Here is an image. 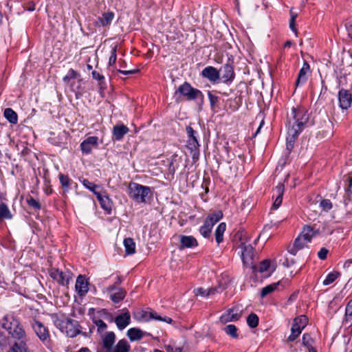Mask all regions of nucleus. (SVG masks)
Masks as SVG:
<instances>
[{
    "instance_id": "f257e3e1",
    "label": "nucleus",
    "mask_w": 352,
    "mask_h": 352,
    "mask_svg": "<svg viewBox=\"0 0 352 352\" xmlns=\"http://www.w3.org/2000/svg\"><path fill=\"white\" fill-rule=\"evenodd\" d=\"M309 115L305 108L293 107L290 113H287L286 146L287 149L292 151L296 140L300 133L307 126Z\"/></svg>"
},
{
    "instance_id": "f03ea898",
    "label": "nucleus",
    "mask_w": 352,
    "mask_h": 352,
    "mask_svg": "<svg viewBox=\"0 0 352 352\" xmlns=\"http://www.w3.org/2000/svg\"><path fill=\"white\" fill-rule=\"evenodd\" d=\"M30 324L42 344L49 351H53L55 348V342L52 338L48 327L36 319H33Z\"/></svg>"
},
{
    "instance_id": "7ed1b4c3",
    "label": "nucleus",
    "mask_w": 352,
    "mask_h": 352,
    "mask_svg": "<svg viewBox=\"0 0 352 352\" xmlns=\"http://www.w3.org/2000/svg\"><path fill=\"white\" fill-rule=\"evenodd\" d=\"M128 194L137 203L146 204L147 199L153 195L151 188L135 182H131L128 186Z\"/></svg>"
},
{
    "instance_id": "20e7f679",
    "label": "nucleus",
    "mask_w": 352,
    "mask_h": 352,
    "mask_svg": "<svg viewBox=\"0 0 352 352\" xmlns=\"http://www.w3.org/2000/svg\"><path fill=\"white\" fill-rule=\"evenodd\" d=\"M56 325L70 338H74L80 333L78 321L71 318L57 320Z\"/></svg>"
},
{
    "instance_id": "39448f33",
    "label": "nucleus",
    "mask_w": 352,
    "mask_h": 352,
    "mask_svg": "<svg viewBox=\"0 0 352 352\" xmlns=\"http://www.w3.org/2000/svg\"><path fill=\"white\" fill-rule=\"evenodd\" d=\"M177 93L186 97L188 100H195L199 98L201 100L204 99L203 93L200 90L192 87L188 82H184L178 87L175 94Z\"/></svg>"
},
{
    "instance_id": "423d86ee",
    "label": "nucleus",
    "mask_w": 352,
    "mask_h": 352,
    "mask_svg": "<svg viewBox=\"0 0 352 352\" xmlns=\"http://www.w3.org/2000/svg\"><path fill=\"white\" fill-rule=\"evenodd\" d=\"M50 276L61 285H67L72 278V274L69 270L62 271L58 268H52L50 270Z\"/></svg>"
},
{
    "instance_id": "0eeeda50",
    "label": "nucleus",
    "mask_w": 352,
    "mask_h": 352,
    "mask_svg": "<svg viewBox=\"0 0 352 352\" xmlns=\"http://www.w3.org/2000/svg\"><path fill=\"white\" fill-rule=\"evenodd\" d=\"M242 316V311L238 307L229 308L220 316L219 321L222 324L239 320Z\"/></svg>"
},
{
    "instance_id": "6e6552de",
    "label": "nucleus",
    "mask_w": 352,
    "mask_h": 352,
    "mask_svg": "<svg viewBox=\"0 0 352 352\" xmlns=\"http://www.w3.org/2000/svg\"><path fill=\"white\" fill-rule=\"evenodd\" d=\"M219 71L220 72V80L226 85H230L235 78L233 66L230 63H226Z\"/></svg>"
},
{
    "instance_id": "1a4fd4ad",
    "label": "nucleus",
    "mask_w": 352,
    "mask_h": 352,
    "mask_svg": "<svg viewBox=\"0 0 352 352\" xmlns=\"http://www.w3.org/2000/svg\"><path fill=\"white\" fill-rule=\"evenodd\" d=\"M203 78L208 79L211 83L217 84L220 81V72L212 66L206 67L201 72Z\"/></svg>"
},
{
    "instance_id": "9d476101",
    "label": "nucleus",
    "mask_w": 352,
    "mask_h": 352,
    "mask_svg": "<svg viewBox=\"0 0 352 352\" xmlns=\"http://www.w3.org/2000/svg\"><path fill=\"white\" fill-rule=\"evenodd\" d=\"M98 145V138L96 136H89L80 143V149L82 153L90 154L94 148Z\"/></svg>"
},
{
    "instance_id": "9b49d317",
    "label": "nucleus",
    "mask_w": 352,
    "mask_h": 352,
    "mask_svg": "<svg viewBox=\"0 0 352 352\" xmlns=\"http://www.w3.org/2000/svg\"><path fill=\"white\" fill-rule=\"evenodd\" d=\"M123 313L115 318V322L120 330L125 329L131 322V315L127 309H122Z\"/></svg>"
},
{
    "instance_id": "f8f14e48",
    "label": "nucleus",
    "mask_w": 352,
    "mask_h": 352,
    "mask_svg": "<svg viewBox=\"0 0 352 352\" xmlns=\"http://www.w3.org/2000/svg\"><path fill=\"white\" fill-rule=\"evenodd\" d=\"M340 107L342 109H347L351 107L352 102V96L349 91L341 89L338 93Z\"/></svg>"
},
{
    "instance_id": "ddd939ff",
    "label": "nucleus",
    "mask_w": 352,
    "mask_h": 352,
    "mask_svg": "<svg viewBox=\"0 0 352 352\" xmlns=\"http://www.w3.org/2000/svg\"><path fill=\"white\" fill-rule=\"evenodd\" d=\"M89 283L82 275L77 277L75 288L80 296H84L89 291Z\"/></svg>"
},
{
    "instance_id": "4468645a",
    "label": "nucleus",
    "mask_w": 352,
    "mask_h": 352,
    "mask_svg": "<svg viewBox=\"0 0 352 352\" xmlns=\"http://www.w3.org/2000/svg\"><path fill=\"white\" fill-rule=\"evenodd\" d=\"M311 73L310 65L307 61H304L302 67L300 69L297 79L296 80V86H299L305 83L307 80V75Z\"/></svg>"
},
{
    "instance_id": "2eb2a0df",
    "label": "nucleus",
    "mask_w": 352,
    "mask_h": 352,
    "mask_svg": "<svg viewBox=\"0 0 352 352\" xmlns=\"http://www.w3.org/2000/svg\"><path fill=\"white\" fill-rule=\"evenodd\" d=\"M116 341V335L113 331L107 332L102 336V344L103 349H106V352H110L113 349Z\"/></svg>"
},
{
    "instance_id": "dca6fc26",
    "label": "nucleus",
    "mask_w": 352,
    "mask_h": 352,
    "mask_svg": "<svg viewBox=\"0 0 352 352\" xmlns=\"http://www.w3.org/2000/svg\"><path fill=\"white\" fill-rule=\"evenodd\" d=\"M241 249V256L244 263H248L253 259V248L251 245H246L245 242H241L239 245Z\"/></svg>"
},
{
    "instance_id": "f3484780",
    "label": "nucleus",
    "mask_w": 352,
    "mask_h": 352,
    "mask_svg": "<svg viewBox=\"0 0 352 352\" xmlns=\"http://www.w3.org/2000/svg\"><path fill=\"white\" fill-rule=\"evenodd\" d=\"M179 238L180 249L191 248L198 245L197 239L192 236L181 235Z\"/></svg>"
},
{
    "instance_id": "a211bd4d",
    "label": "nucleus",
    "mask_w": 352,
    "mask_h": 352,
    "mask_svg": "<svg viewBox=\"0 0 352 352\" xmlns=\"http://www.w3.org/2000/svg\"><path fill=\"white\" fill-rule=\"evenodd\" d=\"M19 322L13 315L8 314L2 319L1 327L9 332L18 325Z\"/></svg>"
},
{
    "instance_id": "6ab92c4d",
    "label": "nucleus",
    "mask_w": 352,
    "mask_h": 352,
    "mask_svg": "<svg viewBox=\"0 0 352 352\" xmlns=\"http://www.w3.org/2000/svg\"><path fill=\"white\" fill-rule=\"evenodd\" d=\"M274 190L276 194V197L272 204V209L276 210L280 207L283 201V195L285 191L284 185L283 184H278Z\"/></svg>"
},
{
    "instance_id": "aec40b11",
    "label": "nucleus",
    "mask_w": 352,
    "mask_h": 352,
    "mask_svg": "<svg viewBox=\"0 0 352 352\" xmlns=\"http://www.w3.org/2000/svg\"><path fill=\"white\" fill-rule=\"evenodd\" d=\"M186 147L189 151L190 154L192 156V162L196 163L199 158V143L197 142V144H196V142H186Z\"/></svg>"
},
{
    "instance_id": "412c9836",
    "label": "nucleus",
    "mask_w": 352,
    "mask_h": 352,
    "mask_svg": "<svg viewBox=\"0 0 352 352\" xmlns=\"http://www.w3.org/2000/svg\"><path fill=\"white\" fill-rule=\"evenodd\" d=\"M318 233V231L314 230L311 226H305L298 236L301 237L303 240H305V242L309 243L312 238Z\"/></svg>"
},
{
    "instance_id": "4be33fe9",
    "label": "nucleus",
    "mask_w": 352,
    "mask_h": 352,
    "mask_svg": "<svg viewBox=\"0 0 352 352\" xmlns=\"http://www.w3.org/2000/svg\"><path fill=\"white\" fill-rule=\"evenodd\" d=\"M129 131V128L123 124L116 125L113 128V138L117 141L121 140Z\"/></svg>"
},
{
    "instance_id": "5701e85b",
    "label": "nucleus",
    "mask_w": 352,
    "mask_h": 352,
    "mask_svg": "<svg viewBox=\"0 0 352 352\" xmlns=\"http://www.w3.org/2000/svg\"><path fill=\"white\" fill-rule=\"evenodd\" d=\"M15 339L20 340H27L26 333L20 322H18V325L14 327L10 331L8 332Z\"/></svg>"
},
{
    "instance_id": "b1692460",
    "label": "nucleus",
    "mask_w": 352,
    "mask_h": 352,
    "mask_svg": "<svg viewBox=\"0 0 352 352\" xmlns=\"http://www.w3.org/2000/svg\"><path fill=\"white\" fill-rule=\"evenodd\" d=\"M3 199V195L0 194V201ZM13 215L12 214L8 205L5 202L0 203V222L4 219H12Z\"/></svg>"
},
{
    "instance_id": "393cba45",
    "label": "nucleus",
    "mask_w": 352,
    "mask_h": 352,
    "mask_svg": "<svg viewBox=\"0 0 352 352\" xmlns=\"http://www.w3.org/2000/svg\"><path fill=\"white\" fill-rule=\"evenodd\" d=\"M98 200L101 207L110 214L112 209V201L107 195H102L100 193H96Z\"/></svg>"
},
{
    "instance_id": "a878e982",
    "label": "nucleus",
    "mask_w": 352,
    "mask_h": 352,
    "mask_svg": "<svg viewBox=\"0 0 352 352\" xmlns=\"http://www.w3.org/2000/svg\"><path fill=\"white\" fill-rule=\"evenodd\" d=\"M113 18L114 13L113 12H104L101 16L98 18L96 23L103 27L108 26L111 23Z\"/></svg>"
},
{
    "instance_id": "bb28decb",
    "label": "nucleus",
    "mask_w": 352,
    "mask_h": 352,
    "mask_svg": "<svg viewBox=\"0 0 352 352\" xmlns=\"http://www.w3.org/2000/svg\"><path fill=\"white\" fill-rule=\"evenodd\" d=\"M279 286H283V281H278L277 283H274L270 285H267V286L264 287L261 292V296L262 298H264L267 295L272 293L273 292L276 290L279 289Z\"/></svg>"
},
{
    "instance_id": "cd10ccee",
    "label": "nucleus",
    "mask_w": 352,
    "mask_h": 352,
    "mask_svg": "<svg viewBox=\"0 0 352 352\" xmlns=\"http://www.w3.org/2000/svg\"><path fill=\"white\" fill-rule=\"evenodd\" d=\"M223 217V213L221 210L216 211L209 214L204 222L208 223L210 226L213 228L214 225L219 221Z\"/></svg>"
},
{
    "instance_id": "c85d7f7f",
    "label": "nucleus",
    "mask_w": 352,
    "mask_h": 352,
    "mask_svg": "<svg viewBox=\"0 0 352 352\" xmlns=\"http://www.w3.org/2000/svg\"><path fill=\"white\" fill-rule=\"evenodd\" d=\"M308 323V318L305 315H301L294 319L292 327L302 331Z\"/></svg>"
},
{
    "instance_id": "c756f323",
    "label": "nucleus",
    "mask_w": 352,
    "mask_h": 352,
    "mask_svg": "<svg viewBox=\"0 0 352 352\" xmlns=\"http://www.w3.org/2000/svg\"><path fill=\"white\" fill-rule=\"evenodd\" d=\"M308 243V242H305V240H303L301 237L298 236L294 242L293 247L289 250V253L296 255L297 252L305 247V245Z\"/></svg>"
},
{
    "instance_id": "7c9ffc66",
    "label": "nucleus",
    "mask_w": 352,
    "mask_h": 352,
    "mask_svg": "<svg viewBox=\"0 0 352 352\" xmlns=\"http://www.w3.org/2000/svg\"><path fill=\"white\" fill-rule=\"evenodd\" d=\"M126 334L132 342L141 340L144 336L143 331L141 329L135 327L129 329Z\"/></svg>"
},
{
    "instance_id": "2f4dec72",
    "label": "nucleus",
    "mask_w": 352,
    "mask_h": 352,
    "mask_svg": "<svg viewBox=\"0 0 352 352\" xmlns=\"http://www.w3.org/2000/svg\"><path fill=\"white\" fill-rule=\"evenodd\" d=\"M8 352H28L27 340L15 342Z\"/></svg>"
},
{
    "instance_id": "473e14b6",
    "label": "nucleus",
    "mask_w": 352,
    "mask_h": 352,
    "mask_svg": "<svg viewBox=\"0 0 352 352\" xmlns=\"http://www.w3.org/2000/svg\"><path fill=\"white\" fill-rule=\"evenodd\" d=\"M126 294V291L119 287L116 289V292L110 294V298L114 303H118L124 298Z\"/></svg>"
},
{
    "instance_id": "72a5a7b5",
    "label": "nucleus",
    "mask_w": 352,
    "mask_h": 352,
    "mask_svg": "<svg viewBox=\"0 0 352 352\" xmlns=\"http://www.w3.org/2000/svg\"><path fill=\"white\" fill-rule=\"evenodd\" d=\"M3 116L6 120L12 124H16L18 122V115L11 108H6L4 110Z\"/></svg>"
},
{
    "instance_id": "f704fd0d",
    "label": "nucleus",
    "mask_w": 352,
    "mask_h": 352,
    "mask_svg": "<svg viewBox=\"0 0 352 352\" xmlns=\"http://www.w3.org/2000/svg\"><path fill=\"white\" fill-rule=\"evenodd\" d=\"M123 243L126 254L131 255L135 252V243L132 238L124 239Z\"/></svg>"
},
{
    "instance_id": "c9c22d12",
    "label": "nucleus",
    "mask_w": 352,
    "mask_h": 352,
    "mask_svg": "<svg viewBox=\"0 0 352 352\" xmlns=\"http://www.w3.org/2000/svg\"><path fill=\"white\" fill-rule=\"evenodd\" d=\"M226 229V223H221L219 224L217 228L215 230V240L216 242L219 244L223 241V234Z\"/></svg>"
},
{
    "instance_id": "e433bc0d",
    "label": "nucleus",
    "mask_w": 352,
    "mask_h": 352,
    "mask_svg": "<svg viewBox=\"0 0 352 352\" xmlns=\"http://www.w3.org/2000/svg\"><path fill=\"white\" fill-rule=\"evenodd\" d=\"M186 131L187 134V141L186 142H196L197 144L198 141V132L192 129L190 126H187L186 128Z\"/></svg>"
},
{
    "instance_id": "4c0bfd02",
    "label": "nucleus",
    "mask_w": 352,
    "mask_h": 352,
    "mask_svg": "<svg viewBox=\"0 0 352 352\" xmlns=\"http://www.w3.org/2000/svg\"><path fill=\"white\" fill-rule=\"evenodd\" d=\"M58 178L64 191H68L72 182V179L69 177L68 175H64L63 173H60L58 175Z\"/></svg>"
},
{
    "instance_id": "58836bf2",
    "label": "nucleus",
    "mask_w": 352,
    "mask_h": 352,
    "mask_svg": "<svg viewBox=\"0 0 352 352\" xmlns=\"http://www.w3.org/2000/svg\"><path fill=\"white\" fill-rule=\"evenodd\" d=\"M223 331L228 336H230L232 338L236 339L239 338V334L237 333L238 329L234 324H228L223 329Z\"/></svg>"
},
{
    "instance_id": "ea45409f",
    "label": "nucleus",
    "mask_w": 352,
    "mask_h": 352,
    "mask_svg": "<svg viewBox=\"0 0 352 352\" xmlns=\"http://www.w3.org/2000/svg\"><path fill=\"white\" fill-rule=\"evenodd\" d=\"M150 320H155L159 321L165 322L168 324H171L173 322L172 318L168 316L162 317L161 316L158 315L157 313L152 309H150Z\"/></svg>"
},
{
    "instance_id": "a19ab883",
    "label": "nucleus",
    "mask_w": 352,
    "mask_h": 352,
    "mask_svg": "<svg viewBox=\"0 0 352 352\" xmlns=\"http://www.w3.org/2000/svg\"><path fill=\"white\" fill-rule=\"evenodd\" d=\"M195 294L197 296H201L204 297H207L211 294H214L217 292V289L215 288H210V289H204L203 287H198L195 290Z\"/></svg>"
},
{
    "instance_id": "79ce46f5",
    "label": "nucleus",
    "mask_w": 352,
    "mask_h": 352,
    "mask_svg": "<svg viewBox=\"0 0 352 352\" xmlns=\"http://www.w3.org/2000/svg\"><path fill=\"white\" fill-rule=\"evenodd\" d=\"M258 317L256 314L252 313L247 318V323L250 328H255L258 324Z\"/></svg>"
},
{
    "instance_id": "37998d69",
    "label": "nucleus",
    "mask_w": 352,
    "mask_h": 352,
    "mask_svg": "<svg viewBox=\"0 0 352 352\" xmlns=\"http://www.w3.org/2000/svg\"><path fill=\"white\" fill-rule=\"evenodd\" d=\"M212 228L210 225L204 222V225L200 227L199 232L204 238H209L212 232Z\"/></svg>"
},
{
    "instance_id": "c03bdc74",
    "label": "nucleus",
    "mask_w": 352,
    "mask_h": 352,
    "mask_svg": "<svg viewBox=\"0 0 352 352\" xmlns=\"http://www.w3.org/2000/svg\"><path fill=\"white\" fill-rule=\"evenodd\" d=\"M26 201L28 205L35 210H40L41 209V204L40 202L35 199H34L32 196H28L26 198Z\"/></svg>"
},
{
    "instance_id": "a18cd8bd",
    "label": "nucleus",
    "mask_w": 352,
    "mask_h": 352,
    "mask_svg": "<svg viewBox=\"0 0 352 352\" xmlns=\"http://www.w3.org/2000/svg\"><path fill=\"white\" fill-rule=\"evenodd\" d=\"M79 76L80 74L76 70L70 69L68 71L67 74L63 77V80L65 83H69L72 79H75Z\"/></svg>"
},
{
    "instance_id": "49530a36",
    "label": "nucleus",
    "mask_w": 352,
    "mask_h": 352,
    "mask_svg": "<svg viewBox=\"0 0 352 352\" xmlns=\"http://www.w3.org/2000/svg\"><path fill=\"white\" fill-rule=\"evenodd\" d=\"M340 276V273L335 272L329 273L325 279L323 280L324 285H328L333 283L336 278Z\"/></svg>"
},
{
    "instance_id": "de8ad7c7",
    "label": "nucleus",
    "mask_w": 352,
    "mask_h": 352,
    "mask_svg": "<svg viewBox=\"0 0 352 352\" xmlns=\"http://www.w3.org/2000/svg\"><path fill=\"white\" fill-rule=\"evenodd\" d=\"M290 20H289V28L290 29L297 34V29L296 28V19L298 16L297 13L293 12V8L290 10Z\"/></svg>"
},
{
    "instance_id": "09e8293b",
    "label": "nucleus",
    "mask_w": 352,
    "mask_h": 352,
    "mask_svg": "<svg viewBox=\"0 0 352 352\" xmlns=\"http://www.w3.org/2000/svg\"><path fill=\"white\" fill-rule=\"evenodd\" d=\"M81 182L86 188H87L89 190H91V192H93L95 195H96V193H97L96 192V188H98V185L94 184L93 182H89L87 179H83L82 180H81Z\"/></svg>"
},
{
    "instance_id": "8fccbe9b",
    "label": "nucleus",
    "mask_w": 352,
    "mask_h": 352,
    "mask_svg": "<svg viewBox=\"0 0 352 352\" xmlns=\"http://www.w3.org/2000/svg\"><path fill=\"white\" fill-rule=\"evenodd\" d=\"M313 340L311 336L308 333H305L302 338V344L306 346L308 349L312 347Z\"/></svg>"
},
{
    "instance_id": "3c124183",
    "label": "nucleus",
    "mask_w": 352,
    "mask_h": 352,
    "mask_svg": "<svg viewBox=\"0 0 352 352\" xmlns=\"http://www.w3.org/2000/svg\"><path fill=\"white\" fill-rule=\"evenodd\" d=\"M150 310L149 311H145V310H141L138 313V319L139 320H144L145 322L150 321Z\"/></svg>"
},
{
    "instance_id": "603ef678",
    "label": "nucleus",
    "mask_w": 352,
    "mask_h": 352,
    "mask_svg": "<svg viewBox=\"0 0 352 352\" xmlns=\"http://www.w3.org/2000/svg\"><path fill=\"white\" fill-rule=\"evenodd\" d=\"M302 331H299L298 329H295L294 327L291 328V334L287 338L288 342H294L301 333Z\"/></svg>"
},
{
    "instance_id": "864d4df0",
    "label": "nucleus",
    "mask_w": 352,
    "mask_h": 352,
    "mask_svg": "<svg viewBox=\"0 0 352 352\" xmlns=\"http://www.w3.org/2000/svg\"><path fill=\"white\" fill-rule=\"evenodd\" d=\"M270 267V262L268 260H264L260 263L258 266V271L261 273L265 272L268 270Z\"/></svg>"
},
{
    "instance_id": "5fc2aeb1",
    "label": "nucleus",
    "mask_w": 352,
    "mask_h": 352,
    "mask_svg": "<svg viewBox=\"0 0 352 352\" xmlns=\"http://www.w3.org/2000/svg\"><path fill=\"white\" fill-rule=\"evenodd\" d=\"M207 94L211 108L215 107L219 102V97L213 95L210 91H208Z\"/></svg>"
},
{
    "instance_id": "6e6d98bb",
    "label": "nucleus",
    "mask_w": 352,
    "mask_h": 352,
    "mask_svg": "<svg viewBox=\"0 0 352 352\" xmlns=\"http://www.w3.org/2000/svg\"><path fill=\"white\" fill-rule=\"evenodd\" d=\"M94 322L97 327V330L99 333L104 331L107 328V324L101 319L95 320Z\"/></svg>"
},
{
    "instance_id": "4d7b16f0",
    "label": "nucleus",
    "mask_w": 352,
    "mask_h": 352,
    "mask_svg": "<svg viewBox=\"0 0 352 352\" xmlns=\"http://www.w3.org/2000/svg\"><path fill=\"white\" fill-rule=\"evenodd\" d=\"M324 210L329 211L333 207L332 203L329 199H322L320 204Z\"/></svg>"
},
{
    "instance_id": "13d9d810",
    "label": "nucleus",
    "mask_w": 352,
    "mask_h": 352,
    "mask_svg": "<svg viewBox=\"0 0 352 352\" xmlns=\"http://www.w3.org/2000/svg\"><path fill=\"white\" fill-rule=\"evenodd\" d=\"M246 236V232L244 230H239L235 234H234V240H239L241 243V242H245V238Z\"/></svg>"
},
{
    "instance_id": "bf43d9fd",
    "label": "nucleus",
    "mask_w": 352,
    "mask_h": 352,
    "mask_svg": "<svg viewBox=\"0 0 352 352\" xmlns=\"http://www.w3.org/2000/svg\"><path fill=\"white\" fill-rule=\"evenodd\" d=\"M116 58H117L116 48L114 47L111 50V54L109 59V65H114L116 63Z\"/></svg>"
},
{
    "instance_id": "052dcab7",
    "label": "nucleus",
    "mask_w": 352,
    "mask_h": 352,
    "mask_svg": "<svg viewBox=\"0 0 352 352\" xmlns=\"http://www.w3.org/2000/svg\"><path fill=\"white\" fill-rule=\"evenodd\" d=\"M228 101L233 102L234 103V104L232 107V111L237 110L239 108V107L241 106V97H239L238 98H235L233 100L230 99V100H228Z\"/></svg>"
},
{
    "instance_id": "680f3d73",
    "label": "nucleus",
    "mask_w": 352,
    "mask_h": 352,
    "mask_svg": "<svg viewBox=\"0 0 352 352\" xmlns=\"http://www.w3.org/2000/svg\"><path fill=\"white\" fill-rule=\"evenodd\" d=\"M329 250L326 248H322L318 253V256L321 260L327 258Z\"/></svg>"
},
{
    "instance_id": "e2e57ef3",
    "label": "nucleus",
    "mask_w": 352,
    "mask_h": 352,
    "mask_svg": "<svg viewBox=\"0 0 352 352\" xmlns=\"http://www.w3.org/2000/svg\"><path fill=\"white\" fill-rule=\"evenodd\" d=\"M92 77L93 78L98 80L100 83L104 81V77L103 75L100 74L99 72L96 71H93L92 73Z\"/></svg>"
},
{
    "instance_id": "0e129e2a",
    "label": "nucleus",
    "mask_w": 352,
    "mask_h": 352,
    "mask_svg": "<svg viewBox=\"0 0 352 352\" xmlns=\"http://www.w3.org/2000/svg\"><path fill=\"white\" fill-rule=\"evenodd\" d=\"M345 316H352V300H350L346 306Z\"/></svg>"
},
{
    "instance_id": "69168bd1",
    "label": "nucleus",
    "mask_w": 352,
    "mask_h": 352,
    "mask_svg": "<svg viewBox=\"0 0 352 352\" xmlns=\"http://www.w3.org/2000/svg\"><path fill=\"white\" fill-rule=\"evenodd\" d=\"M7 344H8L7 337L3 333H0V347L6 346L7 345Z\"/></svg>"
},
{
    "instance_id": "338daca9",
    "label": "nucleus",
    "mask_w": 352,
    "mask_h": 352,
    "mask_svg": "<svg viewBox=\"0 0 352 352\" xmlns=\"http://www.w3.org/2000/svg\"><path fill=\"white\" fill-rule=\"evenodd\" d=\"M139 72V69H131V70H118L119 73H121L124 75H129V74H134Z\"/></svg>"
},
{
    "instance_id": "774afa93",
    "label": "nucleus",
    "mask_w": 352,
    "mask_h": 352,
    "mask_svg": "<svg viewBox=\"0 0 352 352\" xmlns=\"http://www.w3.org/2000/svg\"><path fill=\"white\" fill-rule=\"evenodd\" d=\"M25 9L28 11L32 12L35 10V3L33 1H30L26 3Z\"/></svg>"
}]
</instances>
